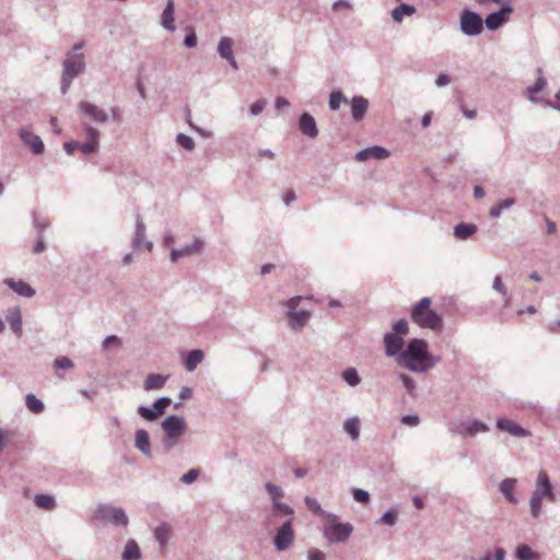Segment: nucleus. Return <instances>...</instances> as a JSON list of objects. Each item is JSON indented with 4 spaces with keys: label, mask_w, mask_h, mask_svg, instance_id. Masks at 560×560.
Here are the masks:
<instances>
[{
    "label": "nucleus",
    "mask_w": 560,
    "mask_h": 560,
    "mask_svg": "<svg viewBox=\"0 0 560 560\" xmlns=\"http://www.w3.org/2000/svg\"><path fill=\"white\" fill-rule=\"evenodd\" d=\"M397 362L412 372H425L439 363L440 358L433 357L428 351V343L423 339L415 338L410 340L407 349L398 355Z\"/></svg>",
    "instance_id": "f257e3e1"
},
{
    "label": "nucleus",
    "mask_w": 560,
    "mask_h": 560,
    "mask_svg": "<svg viewBox=\"0 0 560 560\" xmlns=\"http://www.w3.org/2000/svg\"><path fill=\"white\" fill-rule=\"evenodd\" d=\"M430 298H422L411 311V319L422 328L439 331L443 327L442 316L431 308Z\"/></svg>",
    "instance_id": "f03ea898"
},
{
    "label": "nucleus",
    "mask_w": 560,
    "mask_h": 560,
    "mask_svg": "<svg viewBox=\"0 0 560 560\" xmlns=\"http://www.w3.org/2000/svg\"><path fill=\"white\" fill-rule=\"evenodd\" d=\"M409 331L406 319H399L393 326V331L384 336L385 352L388 357L400 354L404 346V338Z\"/></svg>",
    "instance_id": "7ed1b4c3"
},
{
    "label": "nucleus",
    "mask_w": 560,
    "mask_h": 560,
    "mask_svg": "<svg viewBox=\"0 0 560 560\" xmlns=\"http://www.w3.org/2000/svg\"><path fill=\"white\" fill-rule=\"evenodd\" d=\"M536 485L537 489L534 491L530 499V512L534 517H538L540 513L544 497L550 501H555V493L552 492L549 477L545 470L539 471Z\"/></svg>",
    "instance_id": "20e7f679"
},
{
    "label": "nucleus",
    "mask_w": 560,
    "mask_h": 560,
    "mask_svg": "<svg viewBox=\"0 0 560 560\" xmlns=\"http://www.w3.org/2000/svg\"><path fill=\"white\" fill-rule=\"evenodd\" d=\"M162 429L165 433L164 445L166 448H172L185 433L187 425L183 418L168 416L162 422Z\"/></svg>",
    "instance_id": "39448f33"
},
{
    "label": "nucleus",
    "mask_w": 560,
    "mask_h": 560,
    "mask_svg": "<svg viewBox=\"0 0 560 560\" xmlns=\"http://www.w3.org/2000/svg\"><path fill=\"white\" fill-rule=\"evenodd\" d=\"M84 55L73 54L66 58L63 62V75H62V93H66L70 86V82L84 69Z\"/></svg>",
    "instance_id": "423d86ee"
},
{
    "label": "nucleus",
    "mask_w": 560,
    "mask_h": 560,
    "mask_svg": "<svg viewBox=\"0 0 560 560\" xmlns=\"http://www.w3.org/2000/svg\"><path fill=\"white\" fill-rule=\"evenodd\" d=\"M352 529L349 523H339L337 516H330V521L324 527V535L330 542H341L349 538Z\"/></svg>",
    "instance_id": "0eeeda50"
},
{
    "label": "nucleus",
    "mask_w": 560,
    "mask_h": 560,
    "mask_svg": "<svg viewBox=\"0 0 560 560\" xmlns=\"http://www.w3.org/2000/svg\"><path fill=\"white\" fill-rule=\"evenodd\" d=\"M95 517L100 521L110 522L115 525L126 526L128 524V517L124 510L109 505L100 506L95 511Z\"/></svg>",
    "instance_id": "6e6552de"
},
{
    "label": "nucleus",
    "mask_w": 560,
    "mask_h": 560,
    "mask_svg": "<svg viewBox=\"0 0 560 560\" xmlns=\"http://www.w3.org/2000/svg\"><path fill=\"white\" fill-rule=\"evenodd\" d=\"M460 30L466 35H478L483 30L482 19L477 13L465 10L460 16Z\"/></svg>",
    "instance_id": "1a4fd4ad"
},
{
    "label": "nucleus",
    "mask_w": 560,
    "mask_h": 560,
    "mask_svg": "<svg viewBox=\"0 0 560 560\" xmlns=\"http://www.w3.org/2000/svg\"><path fill=\"white\" fill-rule=\"evenodd\" d=\"M294 533L292 522H285L278 530L275 537V545L278 550H285L293 541Z\"/></svg>",
    "instance_id": "9d476101"
},
{
    "label": "nucleus",
    "mask_w": 560,
    "mask_h": 560,
    "mask_svg": "<svg viewBox=\"0 0 560 560\" xmlns=\"http://www.w3.org/2000/svg\"><path fill=\"white\" fill-rule=\"evenodd\" d=\"M497 428L501 431L508 432L509 434L516 436V438H526L530 435V432L526 429L522 428L520 424H517L515 421L506 419V418H500L497 420Z\"/></svg>",
    "instance_id": "9b49d317"
},
{
    "label": "nucleus",
    "mask_w": 560,
    "mask_h": 560,
    "mask_svg": "<svg viewBox=\"0 0 560 560\" xmlns=\"http://www.w3.org/2000/svg\"><path fill=\"white\" fill-rule=\"evenodd\" d=\"M513 9L511 7H503L500 11L491 13L486 18L485 24L487 28L494 31L505 23Z\"/></svg>",
    "instance_id": "f8f14e48"
},
{
    "label": "nucleus",
    "mask_w": 560,
    "mask_h": 560,
    "mask_svg": "<svg viewBox=\"0 0 560 560\" xmlns=\"http://www.w3.org/2000/svg\"><path fill=\"white\" fill-rule=\"evenodd\" d=\"M20 137L22 141L30 147L34 154H40L44 152V143L42 139L33 133L31 130L22 128L20 130Z\"/></svg>",
    "instance_id": "ddd939ff"
},
{
    "label": "nucleus",
    "mask_w": 560,
    "mask_h": 560,
    "mask_svg": "<svg viewBox=\"0 0 560 560\" xmlns=\"http://www.w3.org/2000/svg\"><path fill=\"white\" fill-rule=\"evenodd\" d=\"M389 156V152L378 145H374L368 149H364L355 154V160L359 162L366 161L369 159H375V160H385Z\"/></svg>",
    "instance_id": "4468645a"
},
{
    "label": "nucleus",
    "mask_w": 560,
    "mask_h": 560,
    "mask_svg": "<svg viewBox=\"0 0 560 560\" xmlns=\"http://www.w3.org/2000/svg\"><path fill=\"white\" fill-rule=\"evenodd\" d=\"M81 112L90 117L92 120L96 122H105L107 120V114L102 108L97 107L96 105L89 103V102H82L80 104Z\"/></svg>",
    "instance_id": "2eb2a0df"
},
{
    "label": "nucleus",
    "mask_w": 560,
    "mask_h": 560,
    "mask_svg": "<svg viewBox=\"0 0 560 560\" xmlns=\"http://www.w3.org/2000/svg\"><path fill=\"white\" fill-rule=\"evenodd\" d=\"M232 46H233V40L229 37H223V38H221V40L219 43L218 51H219L220 56L222 58L226 59L229 61V63L234 69H237V63L233 56Z\"/></svg>",
    "instance_id": "dca6fc26"
},
{
    "label": "nucleus",
    "mask_w": 560,
    "mask_h": 560,
    "mask_svg": "<svg viewBox=\"0 0 560 560\" xmlns=\"http://www.w3.org/2000/svg\"><path fill=\"white\" fill-rule=\"evenodd\" d=\"M4 283L21 296L31 298L35 290L23 280L5 279Z\"/></svg>",
    "instance_id": "f3484780"
},
{
    "label": "nucleus",
    "mask_w": 560,
    "mask_h": 560,
    "mask_svg": "<svg viewBox=\"0 0 560 560\" xmlns=\"http://www.w3.org/2000/svg\"><path fill=\"white\" fill-rule=\"evenodd\" d=\"M489 427L481 421L475 420L470 423H463L458 428V433L462 435L474 436L479 432H488Z\"/></svg>",
    "instance_id": "a211bd4d"
},
{
    "label": "nucleus",
    "mask_w": 560,
    "mask_h": 560,
    "mask_svg": "<svg viewBox=\"0 0 560 560\" xmlns=\"http://www.w3.org/2000/svg\"><path fill=\"white\" fill-rule=\"evenodd\" d=\"M300 129L310 138H315L318 133L315 119L307 113H304L300 118Z\"/></svg>",
    "instance_id": "6ab92c4d"
},
{
    "label": "nucleus",
    "mask_w": 560,
    "mask_h": 560,
    "mask_svg": "<svg viewBox=\"0 0 560 560\" xmlns=\"http://www.w3.org/2000/svg\"><path fill=\"white\" fill-rule=\"evenodd\" d=\"M369 102L362 96L353 97L351 105V113L354 120L360 121L363 119L368 110Z\"/></svg>",
    "instance_id": "aec40b11"
},
{
    "label": "nucleus",
    "mask_w": 560,
    "mask_h": 560,
    "mask_svg": "<svg viewBox=\"0 0 560 560\" xmlns=\"http://www.w3.org/2000/svg\"><path fill=\"white\" fill-rule=\"evenodd\" d=\"M88 141L80 144V150L88 154L94 152L98 145V131L92 127H88Z\"/></svg>",
    "instance_id": "412c9836"
},
{
    "label": "nucleus",
    "mask_w": 560,
    "mask_h": 560,
    "mask_svg": "<svg viewBox=\"0 0 560 560\" xmlns=\"http://www.w3.org/2000/svg\"><path fill=\"white\" fill-rule=\"evenodd\" d=\"M7 320L11 327V329L18 335L22 334V316L19 307H13L9 310L7 315Z\"/></svg>",
    "instance_id": "4be33fe9"
},
{
    "label": "nucleus",
    "mask_w": 560,
    "mask_h": 560,
    "mask_svg": "<svg viewBox=\"0 0 560 560\" xmlns=\"http://www.w3.org/2000/svg\"><path fill=\"white\" fill-rule=\"evenodd\" d=\"M161 24L164 28L173 32L175 30L174 24V1L168 0L166 3V7L164 9V12L162 14Z\"/></svg>",
    "instance_id": "5701e85b"
},
{
    "label": "nucleus",
    "mask_w": 560,
    "mask_h": 560,
    "mask_svg": "<svg viewBox=\"0 0 560 560\" xmlns=\"http://www.w3.org/2000/svg\"><path fill=\"white\" fill-rule=\"evenodd\" d=\"M165 382V376L152 373L147 376L143 387L145 390L160 389L164 386Z\"/></svg>",
    "instance_id": "b1692460"
},
{
    "label": "nucleus",
    "mask_w": 560,
    "mask_h": 560,
    "mask_svg": "<svg viewBox=\"0 0 560 560\" xmlns=\"http://www.w3.org/2000/svg\"><path fill=\"white\" fill-rule=\"evenodd\" d=\"M516 486V480L512 478L504 479L500 485V490L506 498V500L511 503H516L517 500L513 493Z\"/></svg>",
    "instance_id": "393cba45"
},
{
    "label": "nucleus",
    "mask_w": 560,
    "mask_h": 560,
    "mask_svg": "<svg viewBox=\"0 0 560 560\" xmlns=\"http://www.w3.org/2000/svg\"><path fill=\"white\" fill-rule=\"evenodd\" d=\"M136 446L145 455L151 454L149 434L144 430H138L136 433Z\"/></svg>",
    "instance_id": "a878e982"
},
{
    "label": "nucleus",
    "mask_w": 560,
    "mask_h": 560,
    "mask_svg": "<svg viewBox=\"0 0 560 560\" xmlns=\"http://www.w3.org/2000/svg\"><path fill=\"white\" fill-rule=\"evenodd\" d=\"M289 316L291 327L294 329H300L308 320L310 313L307 311L290 312Z\"/></svg>",
    "instance_id": "bb28decb"
},
{
    "label": "nucleus",
    "mask_w": 560,
    "mask_h": 560,
    "mask_svg": "<svg viewBox=\"0 0 560 560\" xmlns=\"http://www.w3.org/2000/svg\"><path fill=\"white\" fill-rule=\"evenodd\" d=\"M416 12V8L409 4H400L392 11V18L394 21L400 23L402 18L411 16Z\"/></svg>",
    "instance_id": "cd10ccee"
},
{
    "label": "nucleus",
    "mask_w": 560,
    "mask_h": 560,
    "mask_svg": "<svg viewBox=\"0 0 560 560\" xmlns=\"http://www.w3.org/2000/svg\"><path fill=\"white\" fill-rule=\"evenodd\" d=\"M203 360V353L201 350L190 351L185 360V366L188 371H194L199 363Z\"/></svg>",
    "instance_id": "c85d7f7f"
},
{
    "label": "nucleus",
    "mask_w": 560,
    "mask_h": 560,
    "mask_svg": "<svg viewBox=\"0 0 560 560\" xmlns=\"http://www.w3.org/2000/svg\"><path fill=\"white\" fill-rule=\"evenodd\" d=\"M476 225L474 224H457L454 229V235L459 240H466L476 232Z\"/></svg>",
    "instance_id": "c756f323"
},
{
    "label": "nucleus",
    "mask_w": 560,
    "mask_h": 560,
    "mask_svg": "<svg viewBox=\"0 0 560 560\" xmlns=\"http://www.w3.org/2000/svg\"><path fill=\"white\" fill-rule=\"evenodd\" d=\"M171 535V526L166 523L161 524L154 529V536L156 540L160 542L161 547L163 548Z\"/></svg>",
    "instance_id": "7c9ffc66"
},
{
    "label": "nucleus",
    "mask_w": 560,
    "mask_h": 560,
    "mask_svg": "<svg viewBox=\"0 0 560 560\" xmlns=\"http://www.w3.org/2000/svg\"><path fill=\"white\" fill-rule=\"evenodd\" d=\"M124 560H138L140 558V549L135 540H129L122 553Z\"/></svg>",
    "instance_id": "2f4dec72"
},
{
    "label": "nucleus",
    "mask_w": 560,
    "mask_h": 560,
    "mask_svg": "<svg viewBox=\"0 0 560 560\" xmlns=\"http://www.w3.org/2000/svg\"><path fill=\"white\" fill-rule=\"evenodd\" d=\"M200 247H201V243H199V242H195V244H194V245H191V246H187V247H185L184 249H180V250H178V249H173V250H172V253H171V259H172V261H174V262H175V261H177V259H178L179 257H183V256H185V255H191V254H194V253H197V252L200 249Z\"/></svg>",
    "instance_id": "473e14b6"
},
{
    "label": "nucleus",
    "mask_w": 560,
    "mask_h": 560,
    "mask_svg": "<svg viewBox=\"0 0 560 560\" xmlns=\"http://www.w3.org/2000/svg\"><path fill=\"white\" fill-rule=\"evenodd\" d=\"M346 432L352 438V440H357L360 434V422L358 418L348 419L343 425Z\"/></svg>",
    "instance_id": "72a5a7b5"
},
{
    "label": "nucleus",
    "mask_w": 560,
    "mask_h": 560,
    "mask_svg": "<svg viewBox=\"0 0 560 560\" xmlns=\"http://www.w3.org/2000/svg\"><path fill=\"white\" fill-rule=\"evenodd\" d=\"M25 404L30 411L33 413H40L44 410V404L37 399L33 394H27Z\"/></svg>",
    "instance_id": "f704fd0d"
},
{
    "label": "nucleus",
    "mask_w": 560,
    "mask_h": 560,
    "mask_svg": "<svg viewBox=\"0 0 560 560\" xmlns=\"http://www.w3.org/2000/svg\"><path fill=\"white\" fill-rule=\"evenodd\" d=\"M35 504L39 509L52 510L55 508V499L47 494H38L35 497Z\"/></svg>",
    "instance_id": "c9c22d12"
},
{
    "label": "nucleus",
    "mask_w": 560,
    "mask_h": 560,
    "mask_svg": "<svg viewBox=\"0 0 560 560\" xmlns=\"http://www.w3.org/2000/svg\"><path fill=\"white\" fill-rule=\"evenodd\" d=\"M493 289L503 295V298H504V305L509 306L510 303H511V298L509 296L508 289L504 285V283L502 282V279H501L500 276H497L494 278Z\"/></svg>",
    "instance_id": "e433bc0d"
},
{
    "label": "nucleus",
    "mask_w": 560,
    "mask_h": 560,
    "mask_svg": "<svg viewBox=\"0 0 560 560\" xmlns=\"http://www.w3.org/2000/svg\"><path fill=\"white\" fill-rule=\"evenodd\" d=\"M517 558L520 560H538V556L527 545L517 548Z\"/></svg>",
    "instance_id": "4c0bfd02"
},
{
    "label": "nucleus",
    "mask_w": 560,
    "mask_h": 560,
    "mask_svg": "<svg viewBox=\"0 0 560 560\" xmlns=\"http://www.w3.org/2000/svg\"><path fill=\"white\" fill-rule=\"evenodd\" d=\"M342 102H347V100L340 91L331 92L329 97V107L331 110H337Z\"/></svg>",
    "instance_id": "58836bf2"
},
{
    "label": "nucleus",
    "mask_w": 560,
    "mask_h": 560,
    "mask_svg": "<svg viewBox=\"0 0 560 560\" xmlns=\"http://www.w3.org/2000/svg\"><path fill=\"white\" fill-rule=\"evenodd\" d=\"M343 378L351 386H354L360 382V377L354 369H347L343 372Z\"/></svg>",
    "instance_id": "ea45409f"
},
{
    "label": "nucleus",
    "mask_w": 560,
    "mask_h": 560,
    "mask_svg": "<svg viewBox=\"0 0 560 560\" xmlns=\"http://www.w3.org/2000/svg\"><path fill=\"white\" fill-rule=\"evenodd\" d=\"M171 399L167 397L160 398L154 402L153 408L158 417L164 413L165 409L171 405Z\"/></svg>",
    "instance_id": "a19ab883"
},
{
    "label": "nucleus",
    "mask_w": 560,
    "mask_h": 560,
    "mask_svg": "<svg viewBox=\"0 0 560 560\" xmlns=\"http://www.w3.org/2000/svg\"><path fill=\"white\" fill-rule=\"evenodd\" d=\"M546 86V80L538 78L534 85L527 88V93L530 95V100L535 101L534 94L540 92Z\"/></svg>",
    "instance_id": "79ce46f5"
},
{
    "label": "nucleus",
    "mask_w": 560,
    "mask_h": 560,
    "mask_svg": "<svg viewBox=\"0 0 560 560\" xmlns=\"http://www.w3.org/2000/svg\"><path fill=\"white\" fill-rule=\"evenodd\" d=\"M55 368L57 370H70L73 368V363L68 357H59L55 360Z\"/></svg>",
    "instance_id": "37998d69"
},
{
    "label": "nucleus",
    "mask_w": 560,
    "mask_h": 560,
    "mask_svg": "<svg viewBox=\"0 0 560 560\" xmlns=\"http://www.w3.org/2000/svg\"><path fill=\"white\" fill-rule=\"evenodd\" d=\"M304 501H305L306 506L312 512H314L315 514H318V515H324V511L322 510L319 503L315 499L306 497Z\"/></svg>",
    "instance_id": "c03bdc74"
},
{
    "label": "nucleus",
    "mask_w": 560,
    "mask_h": 560,
    "mask_svg": "<svg viewBox=\"0 0 560 560\" xmlns=\"http://www.w3.org/2000/svg\"><path fill=\"white\" fill-rule=\"evenodd\" d=\"M177 142L187 150H192L195 147L194 140L190 137L183 133L177 136Z\"/></svg>",
    "instance_id": "a18cd8bd"
},
{
    "label": "nucleus",
    "mask_w": 560,
    "mask_h": 560,
    "mask_svg": "<svg viewBox=\"0 0 560 560\" xmlns=\"http://www.w3.org/2000/svg\"><path fill=\"white\" fill-rule=\"evenodd\" d=\"M138 413L141 417H143L145 420H149V421L155 420L158 418V415L155 413L154 408L149 409L147 407L141 406L138 408Z\"/></svg>",
    "instance_id": "49530a36"
},
{
    "label": "nucleus",
    "mask_w": 560,
    "mask_h": 560,
    "mask_svg": "<svg viewBox=\"0 0 560 560\" xmlns=\"http://www.w3.org/2000/svg\"><path fill=\"white\" fill-rule=\"evenodd\" d=\"M266 489H267L268 493L271 495L273 502L278 501V499L280 497H282L281 489L279 487H277L276 485L271 483V482H268L266 485Z\"/></svg>",
    "instance_id": "de8ad7c7"
},
{
    "label": "nucleus",
    "mask_w": 560,
    "mask_h": 560,
    "mask_svg": "<svg viewBox=\"0 0 560 560\" xmlns=\"http://www.w3.org/2000/svg\"><path fill=\"white\" fill-rule=\"evenodd\" d=\"M199 476V470L198 469H190L188 470L186 474H184L180 478V480L184 482V483H191L194 482Z\"/></svg>",
    "instance_id": "09e8293b"
},
{
    "label": "nucleus",
    "mask_w": 560,
    "mask_h": 560,
    "mask_svg": "<svg viewBox=\"0 0 560 560\" xmlns=\"http://www.w3.org/2000/svg\"><path fill=\"white\" fill-rule=\"evenodd\" d=\"M353 498L355 501L361 503H366L370 499V495L366 491L362 489H354L353 490Z\"/></svg>",
    "instance_id": "8fccbe9b"
},
{
    "label": "nucleus",
    "mask_w": 560,
    "mask_h": 560,
    "mask_svg": "<svg viewBox=\"0 0 560 560\" xmlns=\"http://www.w3.org/2000/svg\"><path fill=\"white\" fill-rule=\"evenodd\" d=\"M396 518H397V513L396 511L394 510H390V511H387L383 516H382V522L386 525H394L395 522H396Z\"/></svg>",
    "instance_id": "3c124183"
},
{
    "label": "nucleus",
    "mask_w": 560,
    "mask_h": 560,
    "mask_svg": "<svg viewBox=\"0 0 560 560\" xmlns=\"http://www.w3.org/2000/svg\"><path fill=\"white\" fill-rule=\"evenodd\" d=\"M273 509L284 515H290L293 513V510L290 506L279 502V501L273 502Z\"/></svg>",
    "instance_id": "603ef678"
},
{
    "label": "nucleus",
    "mask_w": 560,
    "mask_h": 560,
    "mask_svg": "<svg viewBox=\"0 0 560 560\" xmlns=\"http://www.w3.org/2000/svg\"><path fill=\"white\" fill-rule=\"evenodd\" d=\"M401 381L404 383V386L406 387V389L409 392V393H412L416 388V384H415V381L406 375V374H402L401 375Z\"/></svg>",
    "instance_id": "864d4df0"
},
{
    "label": "nucleus",
    "mask_w": 560,
    "mask_h": 560,
    "mask_svg": "<svg viewBox=\"0 0 560 560\" xmlns=\"http://www.w3.org/2000/svg\"><path fill=\"white\" fill-rule=\"evenodd\" d=\"M265 106H266V101L259 100V101L255 102L254 104H252L250 112L253 115H258L262 112Z\"/></svg>",
    "instance_id": "5fc2aeb1"
},
{
    "label": "nucleus",
    "mask_w": 560,
    "mask_h": 560,
    "mask_svg": "<svg viewBox=\"0 0 560 560\" xmlns=\"http://www.w3.org/2000/svg\"><path fill=\"white\" fill-rule=\"evenodd\" d=\"M308 560H325V555L319 549H310L308 550Z\"/></svg>",
    "instance_id": "6e6d98bb"
},
{
    "label": "nucleus",
    "mask_w": 560,
    "mask_h": 560,
    "mask_svg": "<svg viewBox=\"0 0 560 560\" xmlns=\"http://www.w3.org/2000/svg\"><path fill=\"white\" fill-rule=\"evenodd\" d=\"M401 422L406 425L413 427L419 423V417L416 415L405 416L402 417Z\"/></svg>",
    "instance_id": "4d7b16f0"
},
{
    "label": "nucleus",
    "mask_w": 560,
    "mask_h": 560,
    "mask_svg": "<svg viewBox=\"0 0 560 560\" xmlns=\"http://www.w3.org/2000/svg\"><path fill=\"white\" fill-rule=\"evenodd\" d=\"M184 44L189 48L195 47L197 45V37L194 32L186 36Z\"/></svg>",
    "instance_id": "13d9d810"
},
{
    "label": "nucleus",
    "mask_w": 560,
    "mask_h": 560,
    "mask_svg": "<svg viewBox=\"0 0 560 560\" xmlns=\"http://www.w3.org/2000/svg\"><path fill=\"white\" fill-rule=\"evenodd\" d=\"M118 345H119V339L116 336H109L103 342V347L106 349L110 348L112 346H118Z\"/></svg>",
    "instance_id": "bf43d9fd"
},
{
    "label": "nucleus",
    "mask_w": 560,
    "mask_h": 560,
    "mask_svg": "<svg viewBox=\"0 0 560 560\" xmlns=\"http://www.w3.org/2000/svg\"><path fill=\"white\" fill-rule=\"evenodd\" d=\"M349 8H350V3L348 1H345V0H338L332 5V9L335 11H338L340 9H349Z\"/></svg>",
    "instance_id": "052dcab7"
},
{
    "label": "nucleus",
    "mask_w": 560,
    "mask_h": 560,
    "mask_svg": "<svg viewBox=\"0 0 560 560\" xmlns=\"http://www.w3.org/2000/svg\"><path fill=\"white\" fill-rule=\"evenodd\" d=\"M436 85L443 86L450 83V77L447 74H440L435 81Z\"/></svg>",
    "instance_id": "680f3d73"
},
{
    "label": "nucleus",
    "mask_w": 560,
    "mask_h": 560,
    "mask_svg": "<svg viewBox=\"0 0 560 560\" xmlns=\"http://www.w3.org/2000/svg\"><path fill=\"white\" fill-rule=\"evenodd\" d=\"M300 301H301V296H294L288 301V307L291 310V312H294V310L299 305Z\"/></svg>",
    "instance_id": "e2e57ef3"
},
{
    "label": "nucleus",
    "mask_w": 560,
    "mask_h": 560,
    "mask_svg": "<svg viewBox=\"0 0 560 560\" xmlns=\"http://www.w3.org/2000/svg\"><path fill=\"white\" fill-rule=\"evenodd\" d=\"M293 200H295V192L293 190L285 191V194L283 195V201L287 205H290Z\"/></svg>",
    "instance_id": "0e129e2a"
},
{
    "label": "nucleus",
    "mask_w": 560,
    "mask_h": 560,
    "mask_svg": "<svg viewBox=\"0 0 560 560\" xmlns=\"http://www.w3.org/2000/svg\"><path fill=\"white\" fill-rule=\"evenodd\" d=\"M288 106H289V102L284 97H278L276 100V107L278 109H281V108L288 107Z\"/></svg>",
    "instance_id": "69168bd1"
},
{
    "label": "nucleus",
    "mask_w": 560,
    "mask_h": 560,
    "mask_svg": "<svg viewBox=\"0 0 560 560\" xmlns=\"http://www.w3.org/2000/svg\"><path fill=\"white\" fill-rule=\"evenodd\" d=\"M515 200L513 198H508L499 202L498 205L501 207V209H505L514 205Z\"/></svg>",
    "instance_id": "338daca9"
},
{
    "label": "nucleus",
    "mask_w": 560,
    "mask_h": 560,
    "mask_svg": "<svg viewBox=\"0 0 560 560\" xmlns=\"http://www.w3.org/2000/svg\"><path fill=\"white\" fill-rule=\"evenodd\" d=\"M501 212H502V209L499 205H495L490 209V215L493 218H499Z\"/></svg>",
    "instance_id": "774afa93"
}]
</instances>
